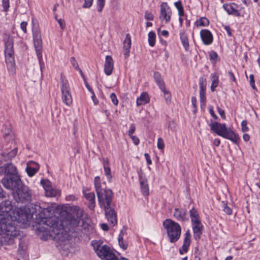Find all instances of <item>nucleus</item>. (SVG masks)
Here are the masks:
<instances>
[{"label":"nucleus","instance_id":"1","mask_svg":"<svg viewBox=\"0 0 260 260\" xmlns=\"http://www.w3.org/2000/svg\"><path fill=\"white\" fill-rule=\"evenodd\" d=\"M16 205L9 200L0 204V247L13 244L16 237Z\"/></svg>","mask_w":260,"mask_h":260},{"label":"nucleus","instance_id":"2","mask_svg":"<svg viewBox=\"0 0 260 260\" xmlns=\"http://www.w3.org/2000/svg\"><path fill=\"white\" fill-rule=\"evenodd\" d=\"M48 212V209L42 208V210L38 211L36 215L34 222L37 230L39 232L51 231L55 235H59L61 230L58 227L57 218L55 216L47 217L46 213Z\"/></svg>","mask_w":260,"mask_h":260},{"label":"nucleus","instance_id":"3","mask_svg":"<svg viewBox=\"0 0 260 260\" xmlns=\"http://www.w3.org/2000/svg\"><path fill=\"white\" fill-rule=\"evenodd\" d=\"M42 208L38 204H30L17 209V223L21 224V227L25 228L28 225L31 219L35 220L38 211H42Z\"/></svg>","mask_w":260,"mask_h":260},{"label":"nucleus","instance_id":"4","mask_svg":"<svg viewBox=\"0 0 260 260\" xmlns=\"http://www.w3.org/2000/svg\"><path fill=\"white\" fill-rule=\"evenodd\" d=\"M94 186L100 206L104 208L111 206L113 193L111 189L106 188L105 183L102 184L99 176L94 178Z\"/></svg>","mask_w":260,"mask_h":260},{"label":"nucleus","instance_id":"5","mask_svg":"<svg viewBox=\"0 0 260 260\" xmlns=\"http://www.w3.org/2000/svg\"><path fill=\"white\" fill-rule=\"evenodd\" d=\"M6 175L2 179L4 186L12 191L14 200H16V167L12 164H6Z\"/></svg>","mask_w":260,"mask_h":260},{"label":"nucleus","instance_id":"6","mask_svg":"<svg viewBox=\"0 0 260 260\" xmlns=\"http://www.w3.org/2000/svg\"><path fill=\"white\" fill-rule=\"evenodd\" d=\"M5 55L6 63L9 72L11 74H15L16 72L14 52L13 49V41L10 37L5 42Z\"/></svg>","mask_w":260,"mask_h":260},{"label":"nucleus","instance_id":"7","mask_svg":"<svg viewBox=\"0 0 260 260\" xmlns=\"http://www.w3.org/2000/svg\"><path fill=\"white\" fill-rule=\"evenodd\" d=\"M91 244L98 256L102 260H119L108 246L102 245V243L97 241H92Z\"/></svg>","mask_w":260,"mask_h":260},{"label":"nucleus","instance_id":"8","mask_svg":"<svg viewBox=\"0 0 260 260\" xmlns=\"http://www.w3.org/2000/svg\"><path fill=\"white\" fill-rule=\"evenodd\" d=\"M163 225L167 230L168 236L171 243L178 240L181 235V228L179 224L170 219H166L163 222Z\"/></svg>","mask_w":260,"mask_h":260},{"label":"nucleus","instance_id":"9","mask_svg":"<svg viewBox=\"0 0 260 260\" xmlns=\"http://www.w3.org/2000/svg\"><path fill=\"white\" fill-rule=\"evenodd\" d=\"M31 200V190L22 182L17 174V203L29 202Z\"/></svg>","mask_w":260,"mask_h":260},{"label":"nucleus","instance_id":"10","mask_svg":"<svg viewBox=\"0 0 260 260\" xmlns=\"http://www.w3.org/2000/svg\"><path fill=\"white\" fill-rule=\"evenodd\" d=\"M61 98L62 102L67 106H70L73 102L72 96L70 91V85L68 81L64 76L61 75Z\"/></svg>","mask_w":260,"mask_h":260},{"label":"nucleus","instance_id":"11","mask_svg":"<svg viewBox=\"0 0 260 260\" xmlns=\"http://www.w3.org/2000/svg\"><path fill=\"white\" fill-rule=\"evenodd\" d=\"M20 231L17 230V239H19V248H18V260H29L28 255L26 252L27 249V240L25 237L19 238L20 236ZM18 256V255H17Z\"/></svg>","mask_w":260,"mask_h":260},{"label":"nucleus","instance_id":"12","mask_svg":"<svg viewBox=\"0 0 260 260\" xmlns=\"http://www.w3.org/2000/svg\"><path fill=\"white\" fill-rule=\"evenodd\" d=\"M172 14V11L167 3L163 2L160 5V11L159 19L165 21L166 23L170 22Z\"/></svg>","mask_w":260,"mask_h":260},{"label":"nucleus","instance_id":"13","mask_svg":"<svg viewBox=\"0 0 260 260\" xmlns=\"http://www.w3.org/2000/svg\"><path fill=\"white\" fill-rule=\"evenodd\" d=\"M104 208L105 216L108 221L113 225H115L117 223V216L115 210L111 206Z\"/></svg>","mask_w":260,"mask_h":260},{"label":"nucleus","instance_id":"14","mask_svg":"<svg viewBox=\"0 0 260 260\" xmlns=\"http://www.w3.org/2000/svg\"><path fill=\"white\" fill-rule=\"evenodd\" d=\"M209 125L211 131L221 137L224 134L227 128L225 124H221L218 122H214L210 124Z\"/></svg>","mask_w":260,"mask_h":260},{"label":"nucleus","instance_id":"15","mask_svg":"<svg viewBox=\"0 0 260 260\" xmlns=\"http://www.w3.org/2000/svg\"><path fill=\"white\" fill-rule=\"evenodd\" d=\"M190 238L191 235L190 231L189 230H187L184 234V239L183 245L179 250L180 254H183L188 251V248L190 244Z\"/></svg>","mask_w":260,"mask_h":260},{"label":"nucleus","instance_id":"16","mask_svg":"<svg viewBox=\"0 0 260 260\" xmlns=\"http://www.w3.org/2000/svg\"><path fill=\"white\" fill-rule=\"evenodd\" d=\"M201 38L203 43L206 45L211 44L213 42V36L211 32L208 29H202L200 31Z\"/></svg>","mask_w":260,"mask_h":260},{"label":"nucleus","instance_id":"17","mask_svg":"<svg viewBox=\"0 0 260 260\" xmlns=\"http://www.w3.org/2000/svg\"><path fill=\"white\" fill-rule=\"evenodd\" d=\"M39 170V165L32 161H30L27 163L26 168V171L27 175L30 177H32Z\"/></svg>","mask_w":260,"mask_h":260},{"label":"nucleus","instance_id":"18","mask_svg":"<svg viewBox=\"0 0 260 260\" xmlns=\"http://www.w3.org/2000/svg\"><path fill=\"white\" fill-rule=\"evenodd\" d=\"M34 46L36 49V54L38 57V58L39 61V63L41 64V61H42V38H38V39H34Z\"/></svg>","mask_w":260,"mask_h":260},{"label":"nucleus","instance_id":"19","mask_svg":"<svg viewBox=\"0 0 260 260\" xmlns=\"http://www.w3.org/2000/svg\"><path fill=\"white\" fill-rule=\"evenodd\" d=\"M186 213L187 211L184 209L175 208V212L174 213V216L178 221L184 222L188 220Z\"/></svg>","mask_w":260,"mask_h":260},{"label":"nucleus","instance_id":"20","mask_svg":"<svg viewBox=\"0 0 260 260\" xmlns=\"http://www.w3.org/2000/svg\"><path fill=\"white\" fill-rule=\"evenodd\" d=\"M113 69V60L111 56L107 55L106 57L105 63L104 66L105 73L109 76L112 73Z\"/></svg>","mask_w":260,"mask_h":260},{"label":"nucleus","instance_id":"21","mask_svg":"<svg viewBox=\"0 0 260 260\" xmlns=\"http://www.w3.org/2000/svg\"><path fill=\"white\" fill-rule=\"evenodd\" d=\"M123 44V54L126 58L129 56V49L131 47V38L129 34L126 35Z\"/></svg>","mask_w":260,"mask_h":260},{"label":"nucleus","instance_id":"22","mask_svg":"<svg viewBox=\"0 0 260 260\" xmlns=\"http://www.w3.org/2000/svg\"><path fill=\"white\" fill-rule=\"evenodd\" d=\"M225 139L230 140L235 144L238 143L239 140L238 136L230 128H226V131L224 133V134L221 136Z\"/></svg>","mask_w":260,"mask_h":260},{"label":"nucleus","instance_id":"23","mask_svg":"<svg viewBox=\"0 0 260 260\" xmlns=\"http://www.w3.org/2000/svg\"><path fill=\"white\" fill-rule=\"evenodd\" d=\"M154 79L157 85L159 86L160 90L164 92V94L168 93V91L166 90L165 83L161 78V75L158 72H155L153 75Z\"/></svg>","mask_w":260,"mask_h":260},{"label":"nucleus","instance_id":"24","mask_svg":"<svg viewBox=\"0 0 260 260\" xmlns=\"http://www.w3.org/2000/svg\"><path fill=\"white\" fill-rule=\"evenodd\" d=\"M203 229V226L202 223H200V224H194L192 226V230L194 235V239L197 240L200 239L201 236L202 234V230Z\"/></svg>","mask_w":260,"mask_h":260},{"label":"nucleus","instance_id":"25","mask_svg":"<svg viewBox=\"0 0 260 260\" xmlns=\"http://www.w3.org/2000/svg\"><path fill=\"white\" fill-rule=\"evenodd\" d=\"M150 99L148 94L146 92L141 93L140 96L137 100V106L145 105L149 102Z\"/></svg>","mask_w":260,"mask_h":260},{"label":"nucleus","instance_id":"26","mask_svg":"<svg viewBox=\"0 0 260 260\" xmlns=\"http://www.w3.org/2000/svg\"><path fill=\"white\" fill-rule=\"evenodd\" d=\"M139 180L142 193L144 196H147L149 194V189L147 183V180L143 179L142 177L139 175Z\"/></svg>","mask_w":260,"mask_h":260},{"label":"nucleus","instance_id":"27","mask_svg":"<svg viewBox=\"0 0 260 260\" xmlns=\"http://www.w3.org/2000/svg\"><path fill=\"white\" fill-rule=\"evenodd\" d=\"M223 8L229 14H231L235 16H240V13L233 7L231 4H224L223 5Z\"/></svg>","mask_w":260,"mask_h":260},{"label":"nucleus","instance_id":"28","mask_svg":"<svg viewBox=\"0 0 260 260\" xmlns=\"http://www.w3.org/2000/svg\"><path fill=\"white\" fill-rule=\"evenodd\" d=\"M179 36L182 46L186 51H188L189 48V45L187 35L184 31H181L179 34Z\"/></svg>","mask_w":260,"mask_h":260},{"label":"nucleus","instance_id":"29","mask_svg":"<svg viewBox=\"0 0 260 260\" xmlns=\"http://www.w3.org/2000/svg\"><path fill=\"white\" fill-rule=\"evenodd\" d=\"M196 23L197 26H207L209 24V21L206 17H201L197 20Z\"/></svg>","mask_w":260,"mask_h":260},{"label":"nucleus","instance_id":"30","mask_svg":"<svg viewBox=\"0 0 260 260\" xmlns=\"http://www.w3.org/2000/svg\"><path fill=\"white\" fill-rule=\"evenodd\" d=\"M123 233L121 230L118 236V243L120 247H121L123 250H125L127 248V244L123 241Z\"/></svg>","mask_w":260,"mask_h":260},{"label":"nucleus","instance_id":"31","mask_svg":"<svg viewBox=\"0 0 260 260\" xmlns=\"http://www.w3.org/2000/svg\"><path fill=\"white\" fill-rule=\"evenodd\" d=\"M205 93L206 89H200V98L201 108H203V107H205L206 105Z\"/></svg>","mask_w":260,"mask_h":260},{"label":"nucleus","instance_id":"32","mask_svg":"<svg viewBox=\"0 0 260 260\" xmlns=\"http://www.w3.org/2000/svg\"><path fill=\"white\" fill-rule=\"evenodd\" d=\"M36 231L37 234L38 235H40L41 233H43L41 237V239L43 240L46 241L52 236V235L50 234V232H51V231H47L46 232H39L37 230V229H36Z\"/></svg>","mask_w":260,"mask_h":260},{"label":"nucleus","instance_id":"33","mask_svg":"<svg viewBox=\"0 0 260 260\" xmlns=\"http://www.w3.org/2000/svg\"><path fill=\"white\" fill-rule=\"evenodd\" d=\"M41 184L46 190V193L48 191V190H50V189H51L52 187L51 185V182L48 179H42L41 181Z\"/></svg>","mask_w":260,"mask_h":260},{"label":"nucleus","instance_id":"34","mask_svg":"<svg viewBox=\"0 0 260 260\" xmlns=\"http://www.w3.org/2000/svg\"><path fill=\"white\" fill-rule=\"evenodd\" d=\"M148 42L150 46L153 47L155 42V34L153 31H150L148 34Z\"/></svg>","mask_w":260,"mask_h":260},{"label":"nucleus","instance_id":"35","mask_svg":"<svg viewBox=\"0 0 260 260\" xmlns=\"http://www.w3.org/2000/svg\"><path fill=\"white\" fill-rule=\"evenodd\" d=\"M105 175L107 176V178L109 182H111L112 180V175L111 174V170L110 168L107 166L104 167Z\"/></svg>","mask_w":260,"mask_h":260},{"label":"nucleus","instance_id":"36","mask_svg":"<svg viewBox=\"0 0 260 260\" xmlns=\"http://www.w3.org/2000/svg\"><path fill=\"white\" fill-rule=\"evenodd\" d=\"M105 0H98L97 1V5H98V11L99 12H102L104 6H105Z\"/></svg>","mask_w":260,"mask_h":260},{"label":"nucleus","instance_id":"37","mask_svg":"<svg viewBox=\"0 0 260 260\" xmlns=\"http://www.w3.org/2000/svg\"><path fill=\"white\" fill-rule=\"evenodd\" d=\"M57 194V191L54 189H53L52 187L50 190H48V191L46 193L47 196L54 197L56 196Z\"/></svg>","mask_w":260,"mask_h":260},{"label":"nucleus","instance_id":"38","mask_svg":"<svg viewBox=\"0 0 260 260\" xmlns=\"http://www.w3.org/2000/svg\"><path fill=\"white\" fill-rule=\"evenodd\" d=\"M223 211L228 215H231L232 214V209L228 206L226 204H223Z\"/></svg>","mask_w":260,"mask_h":260},{"label":"nucleus","instance_id":"39","mask_svg":"<svg viewBox=\"0 0 260 260\" xmlns=\"http://www.w3.org/2000/svg\"><path fill=\"white\" fill-rule=\"evenodd\" d=\"M200 89H206V80L203 78H200L199 81Z\"/></svg>","mask_w":260,"mask_h":260},{"label":"nucleus","instance_id":"40","mask_svg":"<svg viewBox=\"0 0 260 260\" xmlns=\"http://www.w3.org/2000/svg\"><path fill=\"white\" fill-rule=\"evenodd\" d=\"M85 197L89 202L95 200V194L93 192L86 193Z\"/></svg>","mask_w":260,"mask_h":260},{"label":"nucleus","instance_id":"41","mask_svg":"<svg viewBox=\"0 0 260 260\" xmlns=\"http://www.w3.org/2000/svg\"><path fill=\"white\" fill-rule=\"evenodd\" d=\"M247 121L245 120H243L241 122L242 131L243 132H246L249 131L248 127L247 126Z\"/></svg>","mask_w":260,"mask_h":260},{"label":"nucleus","instance_id":"42","mask_svg":"<svg viewBox=\"0 0 260 260\" xmlns=\"http://www.w3.org/2000/svg\"><path fill=\"white\" fill-rule=\"evenodd\" d=\"M110 98L114 105H117L118 104V101L117 99L116 95L114 93H112L110 94Z\"/></svg>","mask_w":260,"mask_h":260},{"label":"nucleus","instance_id":"43","mask_svg":"<svg viewBox=\"0 0 260 260\" xmlns=\"http://www.w3.org/2000/svg\"><path fill=\"white\" fill-rule=\"evenodd\" d=\"M145 18L147 20H153L154 19V16L151 13L148 11H146L145 13Z\"/></svg>","mask_w":260,"mask_h":260},{"label":"nucleus","instance_id":"44","mask_svg":"<svg viewBox=\"0 0 260 260\" xmlns=\"http://www.w3.org/2000/svg\"><path fill=\"white\" fill-rule=\"evenodd\" d=\"M165 144L162 139L161 138H158L157 141V147L159 149H162L164 148Z\"/></svg>","mask_w":260,"mask_h":260},{"label":"nucleus","instance_id":"45","mask_svg":"<svg viewBox=\"0 0 260 260\" xmlns=\"http://www.w3.org/2000/svg\"><path fill=\"white\" fill-rule=\"evenodd\" d=\"M93 0H84V3L83 5L84 8H90L93 3Z\"/></svg>","mask_w":260,"mask_h":260},{"label":"nucleus","instance_id":"46","mask_svg":"<svg viewBox=\"0 0 260 260\" xmlns=\"http://www.w3.org/2000/svg\"><path fill=\"white\" fill-rule=\"evenodd\" d=\"M191 221L193 225L194 224H200V223H201V221L199 219V216H196V217H191Z\"/></svg>","mask_w":260,"mask_h":260},{"label":"nucleus","instance_id":"47","mask_svg":"<svg viewBox=\"0 0 260 260\" xmlns=\"http://www.w3.org/2000/svg\"><path fill=\"white\" fill-rule=\"evenodd\" d=\"M71 63L72 66L75 68L76 70H79V67L78 66V63L75 60V58L72 57L70 59Z\"/></svg>","mask_w":260,"mask_h":260},{"label":"nucleus","instance_id":"48","mask_svg":"<svg viewBox=\"0 0 260 260\" xmlns=\"http://www.w3.org/2000/svg\"><path fill=\"white\" fill-rule=\"evenodd\" d=\"M191 103H192V105L193 106V107L194 108V110H193V112L195 113L197 111V99L195 96H192L191 98Z\"/></svg>","mask_w":260,"mask_h":260},{"label":"nucleus","instance_id":"49","mask_svg":"<svg viewBox=\"0 0 260 260\" xmlns=\"http://www.w3.org/2000/svg\"><path fill=\"white\" fill-rule=\"evenodd\" d=\"M190 213V216L196 217V216H199V214L197 211L196 209H195L194 208H192L189 211Z\"/></svg>","mask_w":260,"mask_h":260},{"label":"nucleus","instance_id":"50","mask_svg":"<svg viewBox=\"0 0 260 260\" xmlns=\"http://www.w3.org/2000/svg\"><path fill=\"white\" fill-rule=\"evenodd\" d=\"M136 130V126L134 124H131L130 129L128 131V134L129 136H131L135 133Z\"/></svg>","mask_w":260,"mask_h":260},{"label":"nucleus","instance_id":"51","mask_svg":"<svg viewBox=\"0 0 260 260\" xmlns=\"http://www.w3.org/2000/svg\"><path fill=\"white\" fill-rule=\"evenodd\" d=\"M3 7L5 11H7L9 7V0H3Z\"/></svg>","mask_w":260,"mask_h":260},{"label":"nucleus","instance_id":"52","mask_svg":"<svg viewBox=\"0 0 260 260\" xmlns=\"http://www.w3.org/2000/svg\"><path fill=\"white\" fill-rule=\"evenodd\" d=\"M210 59L211 60H215L218 57L217 54L214 51H211L209 53Z\"/></svg>","mask_w":260,"mask_h":260},{"label":"nucleus","instance_id":"53","mask_svg":"<svg viewBox=\"0 0 260 260\" xmlns=\"http://www.w3.org/2000/svg\"><path fill=\"white\" fill-rule=\"evenodd\" d=\"M33 38L34 39H38L41 38L40 31L38 30H33Z\"/></svg>","mask_w":260,"mask_h":260},{"label":"nucleus","instance_id":"54","mask_svg":"<svg viewBox=\"0 0 260 260\" xmlns=\"http://www.w3.org/2000/svg\"><path fill=\"white\" fill-rule=\"evenodd\" d=\"M217 111H218V113L219 114V115H220V116L221 117V118H223V119H225L226 118V116L225 115L224 111L223 110H222V109L220 108L219 107H217Z\"/></svg>","mask_w":260,"mask_h":260},{"label":"nucleus","instance_id":"55","mask_svg":"<svg viewBox=\"0 0 260 260\" xmlns=\"http://www.w3.org/2000/svg\"><path fill=\"white\" fill-rule=\"evenodd\" d=\"M6 192L4 190L0 185V200H2L6 197Z\"/></svg>","mask_w":260,"mask_h":260},{"label":"nucleus","instance_id":"56","mask_svg":"<svg viewBox=\"0 0 260 260\" xmlns=\"http://www.w3.org/2000/svg\"><path fill=\"white\" fill-rule=\"evenodd\" d=\"M27 24V22L25 21H23L20 24V27L24 33H26L27 31V30H26Z\"/></svg>","mask_w":260,"mask_h":260},{"label":"nucleus","instance_id":"57","mask_svg":"<svg viewBox=\"0 0 260 260\" xmlns=\"http://www.w3.org/2000/svg\"><path fill=\"white\" fill-rule=\"evenodd\" d=\"M129 137L132 139L135 145H137L139 144V143H140L139 139L136 136L132 135L131 136H129Z\"/></svg>","mask_w":260,"mask_h":260},{"label":"nucleus","instance_id":"58","mask_svg":"<svg viewBox=\"0 0 260 260\" xmlns=\"http://www.w3.org/2000/svg\"><path fill=\"white\" fill-rule=\"evenodd\" d=\"M58 23H59L60 28L63 29L64 28L66 24L65 22L63 19H59L58 20H57Z\"/></svg>","mask_w":260,"mask_h":260},{"label":"nucleus","instance_id":"59","mask_svg":"<svg viewBox=\"0 0 260 260\" xmlns=\"http://www.w3.org/2000/svg\"><path fill=\"white\" fill-rule=\"evenodd\" d=\"M95 200L90 201V202H89V204H88V208L90 210H92L94 209V208L95 207Z\"/></svg>","mask_w":260,"mask_h":260},{"label":"nucleus","instance_id":"60","mask_svg":"<svg viewBox=\"0 0 260 260\" xmlns=\"http://www.w3.org/2000/svg\"><path fill=\"white\" fill-rule=\"evenodd\" d=\"M5 174V176L6 175V165H5L4 166L0 167V175Z\"/></svg>","mask_w":260,"mask_h":260},{"label":"nucleus","instance_id":"61","mask_svg":"<svg viewBox=\"0 0 260 260\" xmlns=\"http://www.w3.org/2000/svg\"><path fill=\"white\" fill-rule=\"evenodd\" d=\"M209 112L213 118L215 119H217L218 118L217 115L215 114L212 108H210L209 109Z\"/></svg>","mask_w":260,"mask_h":260},{"label":"nucleus","instance_id":"62","mask_svg":"<svg viewBox=\"0 0 260 260\" xmlns=\"http://www.w3.org/2000/svg\"><path fill=\"white\" fill-rule=\"evenodd\" d=\"M144 156L146 159L147 164L148 165H151L152 164V161L150 159L149 155L148 153H145Z\"/></svg>","mask_w":260,"mask_h":260},{"label":"nucleus","instance_id":"63","mask_svg":"<svg viewBox=\"0 0 260 260\" xmlns=\"http://www.w3.org/2000/svg\"><path fill=\"white\" fill-rule=\"evenodd\" d=\"M174 5L176 8L178 9V10L183 8L180 1L175 2Z\"/></svg>","mask_w":260,"mask_h":260},{"label":"nucleus","instance_id":"64","mask_svg":"<svg viewBox=\"0 0 260 260\" xmlns=\"http://www.w3.org/2000/svg\"><path fill=\"white\" fill-rule=\"evenodd\" d=\"M91 94H92L91 98H92V100L94 104L95 105H97L99 103L98 100L95 97L94 92H93V93H91Z\"/></svg>","mask_w":260,"mask_h":260}]
</instances>
